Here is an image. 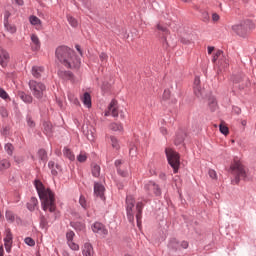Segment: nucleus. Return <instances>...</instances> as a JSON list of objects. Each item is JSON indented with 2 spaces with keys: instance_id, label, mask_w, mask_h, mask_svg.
I'll list each match as a JSON object with an SVG mask.
<instances>
[{
  "instance_id": "39",
  "label": "nucleus",
  "mask_w": 256,
  "mask_h": 256,
  "mask_svg": "<svg viewBox=\"0 0 256 256\" xmlns=\"http://www.w3.org/2000/svg\"><path fill=\"white\" fill-rule=\"evenodd\" d=\"M72 227H74V229H76L77 231H83V229H85V224L84 223H73Z\"/></svg>"
},
{
  "instance_id": "19",
  "label": "nucleus",
  "mask_w": 256,
  "mask_h": 256,
  "mask_svg": "<svg viewBox=\"0 0 256 256\" xmlns=\"http://www.w3.org/2000/svg\"><path fill=\"white\" fill-rule=\"evenodd\" d=\"M169 249H172V251H177L178 249H181V245L179 244V241L177 239L172 238L170 239L168 243Z\"/></svg>"
},
{
  "instance_id": "48",
  "label": "nucleus",
  "mask_w": 256,
  "mask_h": 256,
  "mask_svg": "<svg viewBox=\"0 0 256 256\" xmlns=\"http://www.w3.org/2000/svg\"><path fill=\"white\" fill-rule=\"evenodd\" d=\"M26 121H27L28 127H31V128L35 127V121H33V118H31V116H28Z\"/></svg>"
},
{
  "instance_id": "49",
  "label": "nucleus",
  "mask_w": 256,
  "mask_h": 256,
  "mask_svg": "<svg viewBox=\"0 0 256 256\" xmlns=\"http://www.w3.org/2000/svg\"><path fill=\"white\" fill-rule=\"evenodd\" d=\"M142 213H143V212H139V211H137V214H136V221H137V225H138V227H141V218H142Z\"/></svg>"
},
{
  "instance_id": "28",
  "label": "nucleus",
  "mask_w": 256,
  "mask_h": 256,
  "mask_svg": "<svg viewBox=\"0 0 256 256\" xmlns=\"http://www.w3.org/2000/svg\"><path fill=\"white\" fill-rule=\"evenodd\" d=\"M67 21L69 23V25H71V27H79V21H77L75 19V17L71 16V15H67Z\"/></svg>"
},
{
  "instance_id": "60",
  "label": "nucleus",
  "mask_w": 256,
  "mask_h": 256,
  "mask_svg": "<svg viewBox=\"0 0 256 256\" xmlns=\"http://www.w3.org/2000/svg\"><path fill=\"white\" fill-rule=\"evenodd\" d=\"M1 115L2 117H7V110L5 108H1Z\"/></svg>"
},
{
  "instance_id": "54",
  "label": "nucleus",
  "mask_w": 256,
  "mask_h": 256,
  "mask_svg": "<svg viewBox=\"0 0 256 256\" xmlns=\"http://www.w3.org/2000/svg\"><path fill=\"white\" fill-rule=\"evenodd\" d=\"M201 85V79L196 76L195 79H194V87H200Z\"/></svg>"
},
{
  "instance_id": "22",
  "label": "nucleus",
  "mask_w": 256,
  "mask_h": 256,
  "mask_svg": "<svg viewBox=\"0 0 256 256\" xmlns=\"http://www.w3.org/2000/svg\"><path fill=\"white\" fill-rule=\"evenodd\" d=\"M110 145L116 151H119V149H121V145L119 144V140L115 136H110Z\"/></svg>"
},
{
  "instance_id": "33",
  "label": "nucleus",
  "mask_w": 256,
  "mask_h": 256,
  "mask_svg": "<svg viewBox=\"0 0 256 256\" xmlns=\"http://www.w3.org/2000/svg\"><path fill=\"white\" fill-rule=\"evenodd\" d=\"M110 129L112 131H123V125H121L119 123H112V124H110Z\"/></svg>"
},
{
  "instance_id": "1",
  "label": "nucleus",
  "mask_w": 256,
  "mask_h": 256,
  "mask_svg": "<svg viewBox=\"0 0 256 256\" xmlns=\"http://www.w3.org/2000/svg\"><path fill=\"white\" fill-rule=\"evenodd\" d=\"M56 58L67 69H79L81 60L75 55V51L67 46H60L56 49Z\"/></svg>"
},
{
  "instance_id": "23",
  "label": "nucleus",
  "mask_w": 256,
  "mask_h": 256,
  "mask_svg": "<svg viewBox=\"0 0 256 256\" xmlns=\"http://www.w3.org/2000/svg\"><path fill=\"white\" fill-rule=\"evenodd\" d=\"M37 205H39V201L37 200V198L32 197L30 199V202H28L27 207H28L29 211H35V207Z\"/></svg>"
},
{
  "instance_id": "61",
  "label": "nucleus",
  "mask_w": 256,
  "mask_h": 256,
  "mask_svg": "<svg viewBox=\"0 0 256 256\" xmlns=\"http://www.w3.org/2000/svg\"><path fill=\"white\" fill-rule=\"evenodd\" d=\"M40 225H41L42 227H46V226H47V220H45V218H41V223H40Z\"/></svg>"
},
{
  "instance_id": "35",
  "label": "nucleus",
  "mask_w": 256,
  "mask_h": 256,
  "mask_svg": "<svg viewBox=\"0 0 256 256\" xmlns=\"http://www.w3.org/2000/svg\"><path fill=\"white\" fill-rule=\"evenodd\" d=\"M77 161L79 163H85V161H87V153L80 152V154L77 156Z\"/></svg>"
},
{
  "instance_id": "36",
  "label": "nucleus",
  "mask_w": 256,
  "mask_h": 256,
  "mask_svg": "<svg viewBox=\"0 0 256 256\" xmlns=\"http://www.w3.org/2000/svg\"><path fill=\"white\" fill-rule=\"evenodd\" d=\"M67 245L72 251H79V244L75 243L73 240L70 242H67Z\"/></svg>"
},
{
  "instance_id": "3",
  "label": "nucleus",
  "mask_w": 256,
  "mask_h": 256,
  "mask_svg": "<svg viewBox=\"0 0 256 256\" xmlns=\"http://www.w3.org/2000/svg\"><path fill=\"white\" fill-rule=\"evenodd\" d=\"M230 171L235 179L232 181L233 185H239L241 179L245 180L249 176V170L243 165L239 159H234L230 165Z\"/></svg>"
},
{
  "instance_id": "6",
  "label": "nucleus",
  "mask_w": 256,
  "mask_h": 256,
  "mask_svg": "<svg viewBox=\"0 0 256 256\" xmlns=\"http://www.w3.org/2000/svg\"><path fill=\"white\" fill-rule=\"evenodd\" d=\"M165 153H166L169 165L172 167L174 173H177L181 165L179 153H177L171 148H166Z\"/></svg>"
},
{
  "instance_id": "51",
  "label": "nucleus",
  "mask_w": 256,
  "mask_h": 256,
  "mask_svg": "<svg viewBox=\"0 0 256 256\" xmlns=\"http://www.w3.org/2000/svg\"><path fill=\"white\" fill-rule=\"evenodd\" d=\"M169 97H171V91H169V90H164L163 99H164L165 101H167V99H169Z\"/></svg>"
},
{
  "instance_id": "40",
  "label": "nucleus",
  "mask_w": 256,
  "mask_h": 256,
  "mask_svg": "<svg viewBox=\"0 0 256 256\" xmlns=\"http://www.w3.org/2000/svg\"><path fill=\"white\" fill-rule=\"evenodd\" d=\"M119 175H121V177H129V172L125 169H123L122 167H119L117 169Z\"/></svg>"
},
{
  "instance_id": "17",
  "label": "nucleus",
  "mask_w": 256,
  "mask_h": 256,
  "mask_svg": "<svg viewBox=\"0 0 256 256\" xmlns=\"http://www.w3.org/2000/svg\"><path fill=\"white\" fill-rule=\"evenodd\" d=\"M29 21H30V24L35 27V29H37L38 31L41 29L42 22H41V19H39V17L32 15L29 17Z\"/></svg>"
},
{
  "instance_id": "34",
  "label": "nucleus",
  "mask_w": 256,
  "mask_h": 256,
  "mask_svg": "<svg viewBox=\"0 0 256 256\" xmlns=\"http://www.w3.org/2000/svg\"><path fill=\"white\" fill-rule=\"evenodd\" d=\"M68 99H69V101H70L71 103H73L74 105H79V99H77V98L75 97V94L69 92V93H68Z\"/></svg>"
},
{
  "instance_id": "37",
  "label": "nucleus",
  "mask_w": 256,
  "mask_h": 256,
  "mask_svg": "<svg viewBox=\"0 0 256 256\" xmlns=\"http://www.w3.org/2000/svg\"><path fill=\"white\" fill-rule=\"evenodd\" d=\"M219 129H220V133H222V135H229V127H227L226 125L220 124Z\"/></svg>"
},
{
  "instance_id": "64",
  "label": "nucleus",
  "mask_w": 256,
  "mask_h": 256,
  "mask_svg": "<svg viewBox=\"0 0 256 256\" xmlns=\"http://www.w3.org/2000/svg\"><path fill=\"white\" fill-rule=\"evenodd\" d=\"M213 51H215V47L209 46L208 47V55H211V53H213Z\"/></svg>"
},
{
  "instance_id": "32",
  "label": "nucleus",
  "mask_w": 256,
  "mask_h": 256,
  "mask_svg": "<svg viewBox=\"0 0 256 256\" xmlns=\"http://www.w3.org/2000/svg\"><path fill=\"white\" fill-rule=\"evenodd\" d=\"M48 167H49V169H51L52 175H57V169H59V165H55V162L50 161L48 163ZM55 167H56V169H55Z\"/></svg>"
},
{
  "instance_id": "56",
  "label": "nucleus",
  "mask_w": 256,
  "mask_h": 256,
  "mask_svg": "<svg viewBox=\"0 0 256 256\" xmlns=\"http://www.w3.org/2000/svg\"><path fill=\"white\" fill-rule=\"evenodd\" d=\"M187 247H189V242H187V241H182L181 243H180V249L182 248V249H187Z\"/></svg>"
},
{
  "instance_id": "41",
  "label": "nucleus",
  "mask_w": 256,
  "mask_h": 256,
  "mask_svg": "<svg viewBox=\"0 0 256 256\" xmlns=\"http://www.w3.org/2000/svg\"><path fill=\"white\" fill-rule=\"evenodd\" d=\"M75 237V232L73 231H69L66 233V239H67V243L73 241V238Z\"/></svg>"
},
{
  "instance_id": "7",
  "label": "nucleus",
  "mask_w": 256,
  "mask_h": 256,
  "mask_svg": "<svg viewBox=\"0 0 256 256\" xmlns=\"http://www.w3.org/2000/svg\"><path fill=\"white\" fill-rule=\"evenodd\" d=\"M119 113L120 118L125 119V112H123V110L119 111V103L117 102V100L113 99L108 105V108L105 112V117H109V115H111L112 117H119Z\"/></svg>"
},
{
  "instance_id": "18",
  "label": "nucleus",
  "mask_w": 256,
  "mask_h": 256,
  "mask_svg": "<svg viewBox=\"0 0 256 256\" xmlns=\"http://www.w3.org/2000/svg\"><path fill=\"white\" fill-rule=\"evenodd\" d=\"M43 67L41 66H34L32 67V75L35 77V79L41 78V75H43Z\"/></svg>"
},
{
  "instance_id": "15",
  "label": "nucleus",
  "mask_w": 256,
  "mask_h": 256,
  "mask_svg": "<svg viewBox=\"0 0 256 256\" xmlns=\"http://www.w3.org/2000/svg\"><path fill=\"white\" fill-rule=\"evenodd\" d=\"M82 255L84 256H93L95 255V251H93V246L91 243H85L82 247Z\"/></svg>"
},
{
  "instance_id": "25",
  "label": "nucleus",
  "mask_w": 256,
  "mask_h": 256,
  "mask_svg": "<svg viewBox=\"0 0 256 256\" xmlns=\"http://www.w3.org/2000/svg\"><path fill=\"white\" fill-rule=\"evenodd\" d=\"M183 141H185V132L180 131L176 135L175 144L181 145V143H183Z\"/></svg>"
},
{
  "instance_id": "13",
  "label": "nucleus",
  "mask_w": 256,
  "mask_h": 256,
  "mask_svg": "<svg viewBox=\"0 0 256 256\" xmlns=\"http://www.w3.org/2000/svg\"><path fill=\"white\" fill-rule=\"evenodd\" d=\"M7 63H9V53L0 48V65L2 67H7Z\"/></svg>"
},
{
  "instance_id": "50",
  "label": "nucleus",
  "mask_w": 256,
  "mask_h": 256,
  "mask_svg": "<svg viewBox=\"0 0 256 256\" xmlns=\"http://www.w3.org/2000/svg\"><path fill=\"white\" fill-rule=\"evenodd\" d=\"M208 175L211 179H217V172L215 170H209Z\"/></svg>"
},
{
  "instance_id": "45",
  "label": "nucleus",
  "mask_w": 256,
  "mask_h": 256,
  "mask_svg": "<svg viewBox=\"0 0 256 256\" xmlns=\"http://www.w3.org/2000/svg\"><path fill=\"white\" fill-rule=\"evenodd\" d=\"M0 97L1 99H9V94H7V91H5V89L0 88Z\"/></svg>"
},
{
  "instance_id": "12",
  "label": "nucleus",
  "mask_w": 256,
  "mask_h": 256,
  "mask_svg": "<svg viewBox=\"0 0 256 256\" xmlns=\"http://www.w3.org/2000/svg\"><path fill=\"white\" fill-rule=\"evenodd\" d=\"M94 195H96V197H100V199H103V195H105V186L100 183H95Z\"/></svg>"
},
{
  "instance_id": "30",
  "label": "nucleus",
  "mask_w": 256,
  "mask_h": 256,
  "mask_svg": "<svg viewBox=\"0 0 256 256\" xmlns=\"http://www.w3.org/2000/svg\"><path fill=\"white\" fill-rule=\"evenodd\" d=\"M11 167V162H9V160L4 159L0 161V169L1 171L5 170V169H9Z\"/></svg>"
},
{
  "instance_id": "21",
  "label": "nucleus",
  "mask_w": 256,
  "mask_h": 256,
  "mask_svg": "<svg viewBox=\"0 0 256 256\" xmlns=\"http://www.w3.org/2000/svg\"><path fill=\"white\" fill-rule=\"evenodd\" d=\"M4 27L8 33L15 34L17 33V26L15 24H9V22L6 20L4 23Z\"/></svg>"
},
{
  "instance_id": "43",
  "label": "nucleus",
  "mask_w": 256,
  "mask_h": 256,
  "mask_svg": "<svg viewBox=\"0 0 256 256\" xmlns=\"http://www.w3.org/2000/svg\"><path fill=\"white\" fill-rule=\"evenodd\" d=\"M194 93L196 97H201V95H203V90L201 89V86L194 87Z\"/></svg>"
},
{
  "instance_id": "58",
  "label": "nucleus",
  "mask_w": 256,
  "mask_h": 256,
  "mask_svg": "<svg viewBox=\"0 0 256 256\" xmlns=\"http://www.w3.org/2000/svg\"><path fill=\"white\" fill-rule=\"evenodd\" d=\"M107 59H108L107 54H105V53H101V54H100V60H101V61H107Z\"/></svg>"
},
{
  "instance_id": "46",
  "label": "nucleus",
  "mask_w": 256,
  "mask_h": 256,
  "mask_svg": "<svg viewBox=\"0 0 256 256\" xmlns=\"http://www.w3.org/2000/svg\"><path fill=\"white\" fill-rule=\"evenodd\" d=\"M221 55H223V51H221V50L216 51L212 58L213 63H215V61H217V59H219V57H221Z\"/></svg>"
},
{
  "instance_id": "8",
  "label": "nucleus",
  "mask_w": 256,
  "mask_h": 256,
  "mask_svg": "<svg viewBox=\"0 0 256 256\" xmlns=\"http://www.w3.org/2000/svg\"><path fill=\"white\" fill-rule=\"evenodd\" d=\"M133 207H135V198L133 196L126 197V211L129 221H134L135 216L133 215Z\"/></svg>"
},
{
  "instance_id": "31",
  "label": "nucleus",
  "mask_w": 256,
  "mask_h": 256,
  "mask_svg": "<svg viewBox=\"0 0 256 256\" xmlns=\"http://www.w3.org/2000/svg\"><path fill=\"white\" fill-rule=\"evenodd\" d=\"M5 216L9 223L15 222V214L11 210H7Z\"/></svg>"
},
{
  "instance_id": "29",
  "label": "nucleus",
  "mask_w": 256,
  "mask_h": 256,
  "mask_svg": "<svg viewBox=\"0 0 256 256\" xmlns=\"http://www.w3.org/2000/svg\"><path fill=\"white\" fill-rule=\"evenodd\" d=\"M38 159H40L42 163H47V152L43 149L39 150Z\"/></svg>"
},
{
  "instance_id": "9",
  "label": "nucleus",
  "mask_w": 256,
  "mask_h": 256,
  "mask_svg": "<svg viewBox=\"0 0 256 256\" xmlns=\"http://www.w3.org/2000/svg\"><path fill=\"white\" fill-rule=\"evenodd\" d=\"M4 246L7 253H11V247L13 246V233H11V229L9 228L5 230Z\"/></svg>"
},
{
  "instance_id": "63",
  "label": "nucleus",
  "mask_w": 256,
  "mask_h": 256,
  "mask_svg": "<svg viewBox=\"0 0 256 256\" xmlns=\"http://www.w3.org/2000/svg\"><path fill=\"white\" fill-rule=\"evenodd\" d=\"M16 5H19L20 7H22V5H24V1L23 0H15Z\"/></svg>"
},
{
  "instance_id": "53",
  "label": "nucleus",
  "mask_w": 256,
  "mask_h": 256,
  "mask_svg": "<svg viewBox=\"0 0 256 256\" xmlns=\"http://www.w3.org/2000/svg\"><path fill=\"white\" fill-rule=\"evenodd\" d=\"M157 29H158V31H162L163 33H167L168 32L167 27H165V26H163L161 24L157 25Z\"/></svg>"
},
{
  "instance_id": "55",
  "label": "nucleus",
  "mask_w": 256,
  "mask_h": 256,
  "mask_svg": "<svg viewBox=\"0 0 256 256\" xmlns=\"http://www.w3.org/2000/svg\"><path fill=\"white\" fill-rule=\"evenodd\" d=\"M86 137L88 141H95V134L93 132L86 134Z\"/></svg>"
},
{
  "instance_id": "59",
  "label": "nucleus",
  "mask_w": 256,
  "mask_h": 256,
  "mask_svg": "<svg viewBox=\"0 0 256 256\" xmlns=\"http://www.w3.org/2000/svg\"><path fill=\"white\" fill-rule=\"evenodd\" d=\"M121 165H123V160H116L115 161V166L117 167V169H119V167H121Z\"/></svg>"
},
{
  "instance_id": "24",
  "label": "nucleus",
  "mask_w": 256,
  "mask_h": 256,
  "mask_svg": "<svg viewBox=\"0 0 256 256\" xmlns=\"http://www.w3.org/2000/svg\"><path fill=\"white\" fill-rule=\"evenodd\" d=\"M92 175L93 177H99L101 175V166L95 163L92 164Z\"/></svg>"
},
{
  "instance_id": "44",
  "label": "nucleus",
  "mask_w": 256,
  "mask_h": 256,
  "mask_svg": "<svg viewBox=\"0 0 256 256\" xmlns=\"http://www.w3.org/2000/svg\"><path fill=\"white\" fill-rule=\"evenodd\" d=\"M79 203L83 209H87V200H85V196H80Z\"/></svg>"
},
{
  "instance_id": "10",
  "label": "nucleus",
  "mask_w": 256,
  "mask_h": 256,
  "mask_svg": "<svg viewBox=\"0 0 256 256\" xmlns=\"http://www.w3.org/2000/svg\"><path fill=\"white\" fill-rule=\"evenodd\" d=\"M92 231L93 233H97L98 235H107L109 231H107V228H105V225L101 224L100 222H95L92 225Z\"/></svg>"
},
{
  "instance_id": "52",
  "label": "nucleus",
  "mask_w": 256,
  "mask_h": 256,
  "mask_svg": "<svg viewBox=\"0 0 256 256\" xmlns=\"http://www.w3.org/2000/svg\"><path fill=\"white\" fill-rule=\"evenodd\" d=\"M136 210L138 211V213H143V202L137 203Z\"/></svg>"
},
{
  "instance_id": "11",
  "label": "nucleus",
  "mask_w": 256,
  "mask_h": 256,
  "mask_svg": "<svg viewBox=\"0 0 256 256\" xmlns=\"http://www.w3.org/2000/svg\"><path fill=\"white\" fill-rule=\"evenodd\" d=\"M145 189L149 193H154V195H161V188H159V185L155 184V182H148L145 185Z\"/></svg>"
},
{
  "instance_id": "16",
  "label": "nucleus",
  "mask_w": 256,
  "mask_h": 256,
  "mask_svg": "<svg viewBox=\"0 0 256 256\" xmlns=\"http://www.w3.org/2000/svg\"><path fill=\"white\" fill-rule=\"evenodd\" d=\"M31 41L33 51H39V49H41V41L39 40V37L36 34H32Z\"/></svg>"
},
{
  "instance_id": "4",
  "label": "nucleus",
  "mask_w": 256,
  "mask_h": 256,
  "mask_svg": "<svg viewBox=\"0 0 256 256\" xmlns=\"http://www.w3.org/2000/svg\"><path fill=\"white\" fill-rule=\"evenodd\" d=\"M255 29V23L251 20H245L240 24H235L232 26V31L238 35V37H247L251 31Z\"/></svg>"
},
{
  "instance_id": "26",
  "label": "nucleus",
  "mask_w": 256,
  "mask_h": 256,
  "mask_svg": "<svg viewBox=\"0 0 256 256\" xmlns=\"http://www.w3.org/2000/svg\"><path fill=\"white\" fill-rule=\"evenodd\" d=\"M82 102L86 107H91V95L89 93H84Z\"/></svg>"
},
{
  "instance_id": "57",
  "label": "nucleus",
  "mask_w": 256,
  "mask_h": 256,
  "mask_svg": "<svg viewBox=\"0 0 256 256\" xmlns=\"http://www.w3.org/2000/svg\"><path fill=\"white\" fill-rule=\"evenodd\" d=\"M219 19H220L219 14H217V13L212 14V21L217 22V21H219Z\"/></svg>"
},
{
  "instance_id": "62",
  "label": "nucleus",
  "mask_w": 256,
  "mask_h": 256,
  "mask_svg": "<svg viewBox=\"0 0 256 256\" xmlns=\"http://www.w3.org/2000/svg\"><path fill=\"white\" fill-rule=\"evenodd\" d=\"M44 127H45V131H46V133H50V131H51V127L49 126V124H44Z\"/></svg>"
},
{
  "instance_id": "42",
  "label": "nucleus",
  "mask_w": 256,
  "mask_h": 256,
  "mask_svg": "<svg viewBox=\"0 0 256 256\" xmlns=\"http://www.w3.org/2000/svg\"><path fill=\"white\" fill-rule=\"evenodd\" d=\"M24 241L26 245H29V247H35V240H33V238L27 237Z\"/></svg>"
},
{
  "instance_id": "38",
  "label": "nucleus",
  "mask_w": 256,
  "mask_h": 256,
  "mask_svg": "<svg viewBox=\"0 0 256 256\" xmlns=\"http://www.w3.org/2000/svg\"><path fill=\"white\" fill-rule=\"evenodd\" d=\"M5 151H6V153H8L9 155H13V151H14V147H13V144H11V143H7L6 145H5Z\"/></svg>"
},
{
  "instance_id": "20",
  "label": "nucleus",
  "mask_w": 256,
  "mask_h": 256,
  "mask_svg": "<svg viewBox=\"0 0 256 256\" xmlns=\"http://www.w3.org/2000/svg\"><path fill=\"white\" fill-rule=\"evenodd\" d=\"M19 97L24 103H33V96L25 92H19Z\"/></svg>"
},
{
  "instance_id": "27",
  "label": "nucleus",
  "mask_w": 256,
  "mask_h": 256,
  "mask_svg": "<svg viewBox=\"0 0 256 256\" xmlns=\"http://www.w3.org/2000/svg\"><path fill=\"white\" fill-rule=\"evenodd\" d=\"M63 153L69 161H75V154L69 148H64Z\"/></svg>"
},
{
  "instance_id": "5",
  "label": "nucleus",
  "mask_w": 256,
  "mask_h": 256,
  "mask_svg": "<svg viewBox=\"0 0 256 256\" xmlns=\"http://www.w3.org/2000/svg\"><path fill=\"white\" fill-rule=\"evenodd\" d=\"M28 85H29V89H30L33 97H35V99H38L39 101H41V99H43V97H45V91H47V86H45L44 83L38 82L35 80H30Z\"/></svg>"
},
{
  "instance_id": "14",
  "label": "nucleus",
  "mask_w": 256,
  "mask_h": 256,
  "mask_svg": "<svg viewBox=\"0 0 256 256\" xmlns=\"http://www.w3.org/2000/svg\"><path fill=\"white\" fill-rule=\"evenodd\" d=\"M58 75L59 77H61V79H64L65 81H71L72 83H75V78L73 77V73L69 71L60 70L58 72Z\"/></svg>"
},
{
  "instance_id": "2",
  "label": "nucleus",
  "mask_w": 256,
  "mask_h": 256,
  "mask_svg": "<svg viewBox=\"0 0 256 256\" xmlns=\"http://www.w3.org/2000/svg\"><path fill=\"white\" fill-rule=\"evenodd\" d=\"M34 185L40 197L43 211H49L50 213H53V211H55L56 209L55 195L53 194V192H51L50 189L45 188L43 183L39 180H35Z\"/></svg>"
},
{
  "instance_id": "47",
  "label": "nucleus",
  "mask_w": 256,
  "mask_h": 256,
  "mask_svg": "<svg viewBox=\"0 0 256 256\" xmlns=\"http://www.w3.org/2000/svg\"><path fill=\"white\" fill-rule=\"evenodd\" d=\"M129 154L131 157H135L137 155V146L133 145L130 147Z\"/></svg>"
}]
</instances>
